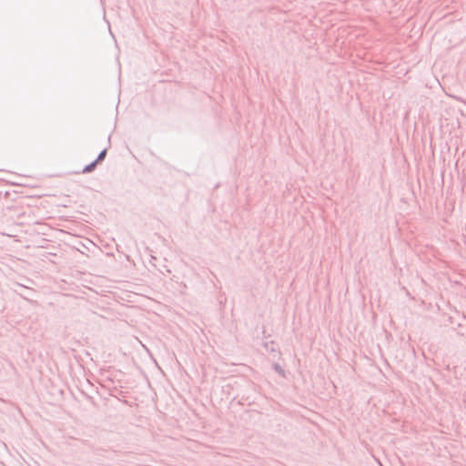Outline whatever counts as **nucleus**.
Segmentation results:
<instances>
[{
  "instance_id": "7ed1b4c3",
  "label": "nucleus",
  "mask_w": 466,
  "mask_h": 466,
  "mask_svg": "<svg viewBox=\"0 0 466 466\" xmlns=\"http://www.w3.org/2000/svg\"><path fill=\"white\" fill-rule=\"evenodd\" d=\"M88 291H89V302H91L92 299H96L97 292L93 290L91 288L88 289Z\"/></svg>"
},
{
  "instance_id": "20e7f679",
  "label": "nucleus",
  "mask_w": 466,
  "mask_h": 466,
  "mask_svg": "<svg viewBox=\"0 0 466 466\" xmlns=\"http://www.w3.org/2000/svg\"><path fill=\"white\" fill-rule=\"evenodd\" d=\"M89 243H91V244H92V246H93V249H90V248H89V252L96 253V251H99V250H100V249H99V248H98V246H97V245H96V244H95L91 239H89Z\"/></svg>"
},
{
  "instance_id": "39448f33",
  "label": "nucleus",
  "mask_w": 466,
  "mask_h": 466,
  "mask_svg": "<svg viewBox=\"0 0 466 466\" xmlns=\"http://www.w3.org/2000/svg\"><path fill=\"white\" fill-rule=\"evenodd\" d=\"M274 370L279 373V374H283L284 373V370L280 367L279 364H274Z\"/></svg>"
},
{
  "instance_id": "f257e3e1",
  "label": "nucleus",
  "mask_w": 466,
  "mask_h": 466,
  "mask_svg": "<svg viewBox=\"0 0 466 466\" xmlns=\"http://www.w3.org/2000/svg\"><path fill=\"white\" fill-rule=\"evenodd\" d=\"M106 153H107V147H105L103 150L100 151L97 157L89 163V173L92 172L93 170H95L96 166L105 160V158L106 157Z\"/></svg>"
},
{
  "instance_id": "f03ea898",
  "label": "nucleus",
  "mask_w": 466,
  "mask_h": 466,
  "mask_svg": "<svg viewBox=\"0 0 466 466\" xmlns=\"http://www.w3.org/2000/svg\"><path fill=\"white\" fill-rule=\"evenodd\" d=\"M273 344L274 342L273 341H270V342H266L264 344V347L266 349L267 351H270V352H274L275 351V349L273 348Z\"/></svg>"
}]
</instances>
